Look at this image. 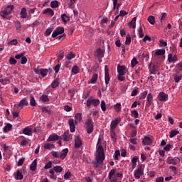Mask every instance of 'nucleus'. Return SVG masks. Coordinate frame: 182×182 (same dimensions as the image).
Instances as JSON below:
<instances>
[{
  "label": "nucleus",
  "mask_w": 182,
  "mask_h": 182,
  "mask_svg": "<svg viewBox=\"0 0 182 182\" xmlns=\"http://www.w3.org/2000/svg\"><path fill=\"white\" fill-rule=\"evenodd\" d=\"M94 106V107H97L99 105H100V100L99 99H88L87 100L86 105L87 107H90V106Z\"/></svg>",
  "instance_id": "obj_4"
},
{
  "label": "nucleus",
  "mask_w": 182,
  "mask_h": 182,
  "mask_svg": "<svg viewBox=\"0 0 182 182\" xmlns=\"http://www.w3.org/2000/svg\"><path fill=\"white\" fill-rule=\"evenodd\" d=\"M30 105L31 106H36V100H35V97L32 95L30 99Z\"/></svg>",
  "instance_id": "obj_46"
},
{
  "label": "nucleus",
  "mask_w": 182,
  "mask_h": 182,
  "mask_svg": "<svg viewBox=\"0 0 182 182\" xmlns=\"http://www.w3.org/2000/svg\"><path fill=\"white\" fill-rule=\"evenodd\" d=\"M101 109L102 112H106V102H105V100H102L101 102Z\"/></svg>",
  "instance_id": "obj_55"
},
{
  "label": "nucleus",
  "mask_w": 182,
  "mask_h": 182,
  "mask_svg": "<svg viewBox=\"0 0 182 182\" xmlns=\"http://www.w3.org/2000/svg\"><path fill=\"white\" fill-rule=\"evenodd\" d=\"M82 144H83L82 139L79 136H75V149H79V147H82Z\"/></svg>",
  "instance_id": "obj_15"
},
{
  "label": "nucleus",
  "mask_w": 182,
  "mask_h": 182,
  "mask_svg": "<svg viewBox=\"0 0 182 182\" xmlns=\"http://www.w3.org/2000/svg\"><path fill=\"white\" fill-rule=\"evenodd\" d=\"M143 174V166L141 164L139 165L138 168L134 171V178H136V180H139V178H140L141 176H142Z\"/></svg>",
  "instance_id": "obj_5"
},
{
  "label": "nucleus",
  "mask_w": 182,
  "mask_h": 182,
  "mask_svg": "<svg viewBox=\"0 0 182 182\" xmlns=\"http://www.w3.org/2000/svg\"><path fill=\"white\" fill-rule=\"evenodd\" d=\"M114 173H116V169H112L109 173V176H108V178L112 179V178L113 177V176H114Z\"/></svg>",
  "instance_id": "obj_51"
},
{
  "label": "nucleus",
  "mask_w": 182,
  "mask_h": 182,
  "mask_svg": "<svg viewBox=\"0 0 182 182\" xmlns=\"http://www.w3.org/2000/svg\"><path fill=\"white\" fill-rule=\"evenodd\" d=\"M14 5H9L6 6V9H4V11H1V18H4V19H11V14H12V11H14Z\"/></svg>",
  "instance_id": "obj_1"
},
{
  "label": "nucleus",
  "mask_w": 182,
  "mask_h": 182,
  "mask_svg": "<svg viewBox=\"0 0 182 182\" xmlns=\"http://www.w3.org/2000/svg\"><path fill=\"white\" fill-rule=\"evenodd\" d=\"M14 176L16 180H23V174H22V172H21V171H19V170H17V171L14 173Z\"/></svg>",
  "instance_id": "obj_18"
},
{
  "label": "nucleus",
  "mask_w": 182,
  "mask_h": 182,
  "mask_svg": "<svg viewBox=\"0 0 182 182\" xmlns=\"http://www.w3.org/2000/svg\"><path fill=\"white\" fill-rule=\"evenodd\" d=\"M16 60L14 57H11L9 60L10 65H16Z\"/></svg>",
  "instance_id": "obj_60"
},
{
  "label": "nucleus",
  "mask_w": 182,
  "mask_h": 182,
  "mask_svg": "<svg viewBox=\"0 0 182 182\" xmlns=\"http://www.w3.org/2000/svg\"><path fill=\"white\" fill-rule=\"evenodd\" d=\"M96 161H92V166L94 168H98L99 166L103 165V161H105V159L98 158L95 156Z\"/></svg>",
  "instance_id": "obj_6"
},
{
  "label": "nucleus",
  "mask_w": 182,
  "mask_h": 182,
  "mask_svg": "<svg viewBox=\"0 0 182 182\" xmlns=\"http://www.w3.org/2000/svg\"><path fill=\"white\" fill-rule=\"evenodd\" d=\"M147 97V91H144L143 92L140 96H139V99H146V97Z\"/></svg>",
  "instance_id": "obj_58"
},
{
  "label": "nucleus",
  "mask_w": 182,
  "mask_h": 182,
  "mask_svg": "<svg viewBox=\"0 0 182 182\" xmlns=\"http://www.w3.org/2000/svg\"><path fill=\"white\" fill-rule=\"evenodd\" d=\"M75 122L82 121V113H77L75 115Z\"/></svg>",
  "instance_id": "obj_43"
},
{
  "label": "nucleus",
  "mask_w": 182,
  "mask_h": 182,
  "mask_svg": "<svg viewBox=\"0 0 182 182\" xmlns=\"http://www.w3.org/2000/svg\"><path fill=\"white\" fill-rule=\"evenodd\" d=\"M157 70V65H154L152 68H150L149 72L151 75H156V72Z\"/></svg>",
  "instance_id": "obj_42"
},
{
  "label": "nucleus",
  "mask_w": 182,
  "mask_h": 182,
  "mask_svg": "<svg viewBox=\"0 0 182 182\" xmlns=\"http://www.w3.org/2000/svg\"><path fill=\"white\" fill-rule=\"evenodd\" d=\"M182 79V76H178L177 75H174V80L176 82V83H178Z\"/></svg>",
  "instance_id": "obj_57"
},
{
  "label": "nucleus",
  "mask_w": 182,
  "mask_h": 182,
  "mask_svg": "<svg viewBox=\"0 0 182 182\" xmlns=\"http://www.w3.org/2000/svg\"><path fill=\"white\" fill-rule=\"evenodd\" d=\"M130 43H132V37H130L129 35H128L126 37V41H125V45H130Z\"/></svg>",
  "instance_id": "obj_50"
},
{
  "label": "nucleus",
  "mask_w": 182,
  "mask_h": 182,
  "mask_svg": "<svg viewBox=\"0 0 182 182\" xmlns=\"http://www.w3.org/2000/svg\"><path fill=\"white\" fill-rule=\"evenodd\" d=\"M68 124L70 126V130L71 133H75V132H76V127L75 126V119H70L68 121Z\"/></svg>",
  "instance_id": "obj_12"
},
{
  "label": "nucleus",
  "mask_w": 182,
  "mask_h": 182,
  "mask_svg": "<svg viewBox=\"0 0 182 182\" xmlns=\"http://www.w3.org/2000/svg\"><path fill=\"white\" fill-rule=\"evenodd\" d=\"M97 154L95 157H98L100 159H105V151L103 149V146L102 145H100L97 149Z\"/></svg>",
  "instance_id": "obj_8"
},
{
  "label": "nucleus",
  "mask_w": 182,
  "mask_h": 182,
  "mask_svg": "<svg viewBox=\"0 0 182 182\" xmlns=\"http://www.w3.org/2000/svg\"><path fill=\"white\" fill-rule=\"evenodd\" d=\"M136 18L134 17L132 18V20L129 23V28H132V29H136Z\"/></svg>",
  "instance_id": "obj_25"
},
{
  "label": "nucleus",
  "mask_w": 182,
  "mask_h": 182,
  "mask_svg": "<svg viewBox=\"0 0 182 182\" xmlns=\"http://www.w3.org/2000/svg\"><path fill=\"white\" fill-rule=\"evenodd\" d=\"M56 140H59V136L57 134H53L49 136V137L47 139V141H55Z\"/></svg>",
  "instance_id": "obj_23"
},
{
  "label": "nucleus",
  "mask_w": 182,
  "mask_h": 182,
  "mask_svg": "<svg viewBox=\"0 0 182 182\" xmlns=\"http://www.w3.org/2000/svg\"><path fill=\"white\" fill-rule=\"evenodd\" d=\"M97 56L98 58H103V50L102 48H97L96 50Z\"/></svg>",
  "instance_id": "obj_32"
},
{
  "label": "nucleus",
  "mask_w": 182,
  "mask_h": 182,
  "mask_svg": "<svg viewBox=\"0 0 182 182\" xmlns=\"http://www.w3.org/2000/svg\"><path fill=\"white\" fill-rule=\"evenodd\" d=\"M152 103H153V95L151 93H149L147 95V101L146 102V106L147 107H150Z\"/></svg>",
  "instance_id": "obj_17"
},
{
  "label": "nucleus",
  "mask_w": 182,
  "mask_h": 182,
  "mask_svg": "<svg viewBox=\"0 0 182 182\" xmlns=\"http://www.w3.org/2000/svg\"><path fill=\"white\" fill-rule=\"evenodd\" d=\"M33 71L36 75H41L43 77H45L48 75V69L34 68Z\"/></svg>",
  "instance_id": "obj_9"
},
{
  "label": "nucleus",
  "mask_w": 182,
  "mask_h": 182,
  "mask_svg": "<svg viewBox=\"0 0 182 182\" xmlns=\"http://www.w3.org/2000/svg\"><path fill=\"white\" fill-rule=\"evenodd\" d=\"M43 148L45 150H51V149H55V145L53 144L46 143L44 144Z\"/></svg>",
  "instance_id": "obj_27"
},
{
  "label": "nucleus",
  "mask_w": 182,
  "mask_h": 182,
  "mask_svg": "<svg viewBox=\"0 0 182 182\" xmlns=\"http://www.w3.org/2000/svg\"><path fill=\"white\" fill-rule=\"evenodd\" d=\"M68 153H69V149L68 148H65L63 149L62 153L58 151H53L51 154L53 157H55L56 159H61V160H65L66 156H68Z\"/></svg>",
  "instance_id": "obj_2"
},
{
  "label": "nucleus",
  "mask_w": 182,
  "mask_h": 182,
  "mask_svg": "<svg viewBox=\"0 0 182 182\" xmlns=\"http://www.w3.org/2000/svg\"><path fill=\"white\" fill-rule=\"evenodd\" d=\"M72 134H69V132H65L63 135V139L64 141H69V140H72Z\"/></svg>",
  "instance_id": "obj_21"
},
{
  "label": "nucleus",
  "mask_w": 182,
  "mask_h": 182,
  "mask_svg": "<svg viewBox=\"0 0 182 182\" xmlns=\"http://www.w3.org/2000/svg\"><path fill=\"white\" fill-rule=\"evenodd\" d=\"M58 86H59V78H55L51 83V87H53V89H55L58 87Z\"/></svg>",
  "instance_id": "obj_26"
},
{
  "label": "nucleus",
  "mask_w": 182,
  "mask_h": 182,
  "mask_svg": "<svg viewBox=\"0 0 182 182\" xmlns=\"http://www.w3.org/2000/svg\"><path fill=\"white\" fill-rule=\"evenodd\" d=\"M76 55L73 53H70L68 55H66V58L68 60H72L74 58H75Z\"/></svg>",
  "instance_id": "obj_45"
},
{
  "label": "nucleus",
  "mask_w": 182,
  "mask_h": 182,
  "mask_svg": "<svg viewBox=\"0 0 182 182\" xmlns=\"http://www.w3.org/2000/svg\"><path fill=\"white\" fill-rule=\"evenodd\" d=\"M53 31V28H48V29L46 31V36H49V35H50Z\"/></svg>",
  "instance_id": "obj_61"
},
{
  "label": "nucleus",
  "mask_w": 182,
  "mask_h": 182,
  "mask_svg": "<svg viewBox=\"0 0 182 182\" xmlns=\"http://www.w3.org/2000/svg\"><path fill=\"white\" fill-rule=\"evenodd\" d=\"M38 167V160L35 159L30 166V170L31 171H35Z\"/></svg>",
  "instance_id": "obj_22"
},
{
  "label": "nucleus",
  "mask_w": 182,
  "mask_h": 182,
  "mask_svg": "<svg viewBox=\"0 0 182 182\" xmlns=\"http://www.w3.org/2000/svg\"><path fill=\"white\" fill-rule=\"evenodd\" d=\"M117 72L118 75H120V76H124V73L126 72V66L118 65Z\"/></svg>",
  "instance_id": "obj_13"
},
{
  "label": "nucleus",
  "mask_w": 182,
  "mask_h": 182,
  "mask_svg": "<svg viewBox=\"0 0 182 182\" xmlns=\"http://www.w3.org/2000/svg\"><path fill=\"white\" fill-rule=\"evenodd\" d=\"M168 60L170 63L176 62V60H177V55H175V56L173 57L172 54H168Z\"/></svg>",
  "instance_id": "obj_33"
},
{
  "label": "nucleus",
  "mask_w": 182,
  "mask_h": 182,
  "mask_svg": "<svg viewBox=\"0 0 182 182\" xmlns=\"http://www.w3.org/2000/svg\"><path fill=\"white\" fill-rule=\"evenodd\" d=\"M76 3V0H70V3L68 4V7L70 9H73L75 4Z\"/></svg>",
  "instance_id": "obj_53"
},
{
  "label": "nucleus",
  "mask_w": 182,
  "mask_h": 182,
  "mask_svg": "<svg viewBox=\"0 0 182 182\" xmlns=\"http://www.w3.org/2000/svg\"><path fill=\"white\" fill-rule=\"evenodd\" d=\"M28 62V58H26V57L23 56L21 57V65H26V63Z\"/></svg>",
  "instance_id": "obj_59"
},
{
  "label": "nucleus",
  "mask_w": 182,
  "mask_h": 182,
  "mask_svg": "<svg viewBox=\"0 0 182 182\" xmlns=\"http://www.w3.org/2000/svg\"><path fill=\"white\" fill-rule=\"evenodd\" d=\"M136 65H139V61H137V58H134L131 60V68H134Z\"/></svg>",
  "instance_id": "obj_40"
},
{
  "label": "nucleus",
  "mask_w": 182,
  "mask_h": 182,
  "mask_svg": "<svg viewBox=\"0 0 182 182\" xmlns=\"http://www.w3.org/2000/svg\"><path fill=\"white\" fill-rule=\"evenodd\" d=\"M166 163L168 164H173V166H177V159H170V157H168Z\"/></svg>",
  "instance_id": "obj_29"
},
{
  "label": "nucleus",
  "mask_w": 182,
  "mask_h": 182,
  "mask_svg": "<svg viewBox=\"0 0 182 182\" xmlns=\"http://www.w3.org/2000/svg\"><path fill=\"white\" fill-rule=\"evenodd\" d=\"M41 110L43 113H47L48 114H50V110L48 109V107H43Z\"/></svg>",
  "instance_id": "obj_54"
},
{
  "label": "nucleus",
  "mask_w": 182,
  "mask_h": 182,
  "mask_svg": "<svg viewBox=\"0 0 182 182\" xmlns=\"http://www.w3.org/2000/svg\"><path fill=\"white\" fill-rule=\"evenodd\" d=\"M20 16L22 19H26L28 16V12L26 11V9L25 7H23L21 9V11L20 12Z\"/></svg>",
  "instance_id": "obj_19"
},
{
  "label": "nucleus",
  "mask_w": 182,
  "mask_h": 182,
  "mask_svg": "<svg viewBox=\"0 0 182 182\" xmlns=\"http://www.w3.org/2000/svg\"><path fill=\"white\" fill-rule=\"evenodd\" d=\"M166 53V50L164 49H159L156 51L155 55L156 56H163Z\"/></svg>",
  "instance_id": "obj_28"
},
{
  "label": "nucleus",
  "mask_w": 182,
  "mask_h": 182,
  "mask_svg": "<svg viewBox=\"0 0 182 182\" xmlns=\"http://www.w3.org/2000/svg\"><path fill=\"white\" fill-rule=\"evenodd\" d=\"M41 100H42V102H43L44 103H47V102H49V97H48V95H43L41 96L40 97Z\"/></svg>",
  "instance_id": "obj_39"
},
{
  "label": "nucleus",
  "mask_w": 182,
  "mask_h": 182,
  "mask_svg": "<svg viewBox=\"0 0 182 182\" xmlns=\"http://www.w3.org/2000/svg\"><path fill=\"white\" fill-rule=\"evenodd\" d=\"M97 77H99V75L97 74H93L92 77L90 80V83L95 84L97 81Z\"/></svg>",
  "instance_id": "obj_37"
},
{
  "label": "nucleus",
  "mask_w": 182,
  "mask_h": 182,
  "mask_svg": "<svg viewBox=\"0 0 182 182\" xmlns=\"http://www.w3.org/2000/svg\"><path fill=\"white\" fill-rule=\"evenodd\" d=\"M43 13L44 14H49V15H50L51 16H53V15H55V12H53V10L49 8L44 10Z\"/></svg>",
  "instance_id": "obj_34"
},
{
  "label": "nucleus",
  "mask_w": 182,
  "mask_h": 182,
  "mask_svg": "<svg viewBox=\"0 0 182 182\" xmlns=\"http://www.w3.org/2000/svg\"><path fill=\"white\" fill-rule=\"evenodd\" d=\"M131 114L133 117H134V119H137L139 117V112L136 109L132 111Z\"/></svg>",
  "instance_id": "obj_48"
},
{
  "label": "nucleus",
  "mask_w": 182,
  "mask_h": 182,
  "mask_svg": "<svg viewBox=\"0 0 182 182\" xmlns=\"http://www.w3.org/2000/svg\"><path fill=\"white\" fill-rule=\"evenodd\" d=\"M122 122V119L117 118L114 121H112L110 124V130H114L116 127H117V124H119Z\"/></svg>",
  "instance_id": "obj_11"
},
{
  "label": "nucleus",
  "mask_w": 182,
  "mask_h": 182,
  "mask_svg": "<svg viewBox=\"0 0 182 182\" xmlns=\"http://www.w3.org/2000/svg\"><path fill=\"white\" fill-rule=\"evenodd\" d=\"M138 35H139V38L144 37V33H143V28H141V26H140L138 30Z\"/></svg>",
  "instance_id": "obj_47"
},
{
  "label": "nucleus",
  "mask_w": 182,
  "mask_h": 182,
  "mask_svg": "<svg viewBox=\"0 0 182 182\" xmlns=\"http://www.w3.org/2000/svg\"><path fill=\"white\" fill-rule=\"evenodd\" d=\"M158 99L160 102H166L168 99V95L165 94L164 92H159L158 95Z\"/></svg>",
  "instance_id": "obj_14"
},
{
  "label": "nucleus",
  "mask_w": 182,
  "mask_h": 182,
  "mask_svg": "<svg viewBox=\"0 0 182 182\" xmlns=\"http://www.w3.org/2000/svg\"><path fill=\"white\" fill-rule=\"evenodd\" d=\"M28 105H29V102H28L26 98H23L19 102L17 107H23V106H28Z\"/></svg>",
  "instance_id": "obj_20"
},
{
  "label": "nucleus",
  "mask_w": 182,
  "mask_h": 182,
  "mask_svg": "<svg viewBox=\"0 0 182 182\" xmlns=\"http://www.w3.org/2000/svg\"><path fill=\"white\" fill-rule=\"evenodd\" d=\"M79 67L77 65H74L71 70L72 73H73V75H77V73H79Z\"/></svg>",
  "instance_id": "obj_38"
},
{
  "label": "nucleus",
  "mask_w": 182,
  "mask_h": 182,
  "mask_svg": "<svg viewBox=\"0 0 182 182\" xmlns=\"http://www.w3.org/2000/svg\"><path fill=\"white\" fill-rule=\"evenodd\" d=\"M61 19L64 23H66L68 21H70V18L65 14L61 15Z\"/></svg>",
  "instance_id": "obj_31"
},
{
  "label": "nucleus",
  "mask_w": 182,
  "mask_h": 182,
  "mask_svg": "<svg viewBox=\"0 0 182 182\" xmlns=\"http://www.w3.org/2000/svg\"><path fill=\"white\" fill-rule=\"evenodd\" d=\"M119 156H120V151L119 150H116L115 151V155H114V159L115 160H119Z\"/></svg>",
  "instance_id": "obj_63"
},
{
  "label": "nucleus",
  "mask_w": 182,
  "mask_h": 182,
  "mask_svg": "<svg viewBox=\"0 0 182 182\" xmlns=\"http://www.w3.org/2000/svg\"><path fill=\"white\" fill-rule=\"evenodd\" d=\"M23 133L26 136H32V129L29 127H26L23 129Z\"/></svg>",
  "instance_id": "obj_24"
},
{
  "label": "nucleus",
  "mask_w": 182,
  "mask_h": 182,
  "mask_svg": "<svg viewBox=\"0 0 182 182\" xmlns=\"http://www.w3.org/2000/svg\"><path fill=\"white\" fill-rule=\"evenodd\" d=\"M148 22H149L151 25H154L156 23V18L153 16H149L148 17Z\"/></svg>",
  "instance_id": "obj_36"
},
{
  "label": "nucleus",
  "mask_w": 182,
  "mask_h": 182,
  "mask_svg": "<svg viewBox=\"0 0 182 182\" xmlns=\"http://www.w3.org/2000/svg\"><path fill=\"white\" fill-rule=\"evenodd\" d=\"M45 170H48L49 168H52V161H48L47 164L45 165L44 166Z\"/></svg>",
  "instance_id": "obj_56"
},
{
  "label": "nucleus",
  "mask_w": 182,
  "mask_h": 182,
  "mask_svg": "<svg viewBox=\"0 0 182 182\" xmlns=\"http://www.w3.org/2000/svg\"><path fill=\"white\" fill-rule=\"evenodd\" d=\"M153 143V140L149 136H145L142 140V144L144 146H150Z\"/></svg>",
  "instance_id": "obj_16"
},
{
  "label": "nucleus",
  "mask_w": 182,
  "mask_h": 182,
  "mask_svg": "<svg viewBox=\"0 0 182 182\" xmlns=\"http://www.w3.org/2000/svg\"><path fill=\"white\" fill-rule=\"evenodd\" d=\"M110 134H111V139H113V140L116 141L117 139L116 138V133H114V129H110Z\"/></svg>",
  "instance_id": "obj_49"
},
{
  "label": "nucleus",
  "mask_w": 182,
  "mask_h": 182,
  "mask_svg": "<svg viewBox=\"0 0 182 182\" xmlns=\"http://www.w3.org/2000/svg\"><path fill=\"white\" fill-rule=\"evenodd\" d=\"M156 182H164V177L161 176L156 178Z\"/></svg>",
  "instance_id": "obj_64"
},
{
  "label": "nucleus",
  "mask_w": 182,
  "mask_h": 182,
  "mask_svg": "<svg viewBox=\"0 0 182 182\" xmlns=\"http://www.w3.org/2000/svg\"><path fill=\"white\" fill-rule=\"evenodd\" d=\"M51 8H58L59 6V2L58 1H53L50 2Z\"/></svg>",
  "instance_id": "obj_44"
},
{
  "label": "nucleus",
  "mask_w": 182,
  "mask_h": 182,
  "mask_svg": "<svg viewBox=\"0 0 182 182\" xmlns=\"http://www.w3.org/2000/svg\"><path fill=\"white\" fill-rule=\"evenodd\" d=\"M85 129H87V133L92 134L93 130H95V125L92 119H88L85 121Z\"/></svg>",
  "instance_id": "obj_3"
},
{
  "label": "nucleus",
  "mask_w": 182,
  "mask_h": 182,
  "mask_svg": "<svg viewBox=\"0 0 182 182\" xmlns=\"http://www.w3.org/2000/svg\"><path fill=\"white\" fill-rule=\"evenodd\" d=\"M53 168L55 173H62V171H63V168H62V166H55Z\"/></svg>",
  "instance_id": "obj_41"
},
{
  "label": "nucleus",
  "mask_w": 182,
  "mask_h": 182,
  "mask_svg": "<svg viewBox=\"0 0 182 182\" xmlns=\"http://www.w3.org/2000/svg\"><path fill=\"white\" fill-rule=\"evenodd\" d=\"M105 84L109 85L110 82V76L109 75V67L107 65L105 66Z\"/></svg>",
  "instance_id": "obj_10"
},
{
  "label": "nucleus",
  "mask_w": 182,
  "mask_h": 182,
  "mask_svg": "<svg viewBox=\"0 0 182 182\" xmlns=\"http://www.w3.org/2000/svg\"><path fill=\"white\" fill-rule=\"evenodd\" d=\"M11 130H12V124H7L4 128V133H8V132H11Z\"/></svg>",
  "instance_id": "obj_30"
},
{
  "label": "nucleus",
  "mask_w": 182,
  "mask_h": 182,
  "mask_svg": "<svg viewBox=\"0 0 182 182\" xmlns=\"http://www.w3.org/2000/svg\"><path fill=\"white\" fill-rule=\"evenodd\" d=\"M65 32V28L63 27H58L53 32L52 38H56L58 35H62Z\"/></svg>",
  "instance_id": "obj_7"
},
{
  "label": "nucleus",
  "mask_w": 182,
  "mask_h": 182,
  "mask_svg": "<svg viewBox=\"0 0 182 182\" xmlns=\"http://www.w3.org/2000/svg\"><path fill=\"white\" fill-rule=\"evenodd\" d=\"M178 133H180V132H178V130H171L169 134L170 139H173V137L177 136Z\"/></svg>",
  "instance_id": "obj_35"
},
{
  "label": "nucleus",
  "mask_w": 182,
  "mask_h": 182,
  "mask_svg": "<svg viewBox=\"0 0 182 182\" xmlns=\"http://www.w3.org/2000/svg\"><path fill=\"white\" fill-rule=\"evenodd\" d=\"M129 12L124 11V10H121L119 11V16H126V15H128Z\"/></svg>",
  "instance_id": "obj_62"
},
{
  "label": "nucleus",
  "mask_w": 182,
  "mask_h": 182,
  "mask_svg": "<svg viewBox=\"0 0 182 182\" xmlns=\"http://www.w3.org/2000/svg\"><path fill=\"white\" fill-rule=\"evenodd\" d=\"M114 109H115V110H117V112H120L122 110V104L117 103L114 105Z\"/></svg>",
  "instance_id": "obj_52"
}]
</instances>
